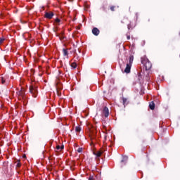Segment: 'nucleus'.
I'll return each mask as SVG.
<instances>
[{
    "instance_id": "f257e3e1",
    "label": "nucleus",
    "mask_w": 180,
    "mask_h": 180,
    "mask_svg": "<svg viewBox=\"0 0 180 180\" xmlns=\"http://www.w3.org/2000/svg\"><path fill=\"white\" fill-rule=\"evenodd\" d=\"M134 60V56L133 55H130L129 58V62L127 63V66L124 69V72L126 74H130V71L131 70V65L133 64Z\"/></svg>"
},
{
    "instance_id": "f03ea898",
    "label": "nucleus",
    "mask_w": 180,
    "mask_h": 180,
    "mask_svg": "<svg viewBox=\"0 0 180 180\" xmlns=\"http://www.w3.org/2000/svg\"><path fill=\"white\" fill-rule=\"evenodd\" d=\"M30 93L31 94L32 98H37V95H39V91H37V86L31 85L30 86Z\"/></svg>"
},
{
    "instance_id": "7ed1b4c3",
    "label": "nucleus",
    "mask_w": 180,
    "mask_h": 180,
    "mask_svg": "<svg viewBox=\"0 0 180 180\" xmlns=\"http://www.w3.org/2000/svg\"><path fill=\"white\" fill-rule=\"evenodd\" d=\"M141 63L145 65L146 71H148V70H151L153 65L151 64V62H150V60H148V58L141 60Z\"/></svg>"
},
{
    "instance_id": "20e7f679",
    "label": "nucleus",
    "mask_w": 180,
    "mask_h": 180,
    "mask_svg": "<svg viewBox=\"0 0 180 180\" xmlns=\"http://www.w3.org/2000/svg\"><path fill=\"white\" fill-rule=\"evenodd\" d=\"M53 16H54V13H53V12H46L45 13V18L46 19H53Z\"/></svg>"
},
{
    "instance_id": "39448f33",
    "label": "nucleus",
    "mask_w": 180,
    "mask_h": 180,
    "mask_svg": "<svg viewBox=\"0 0 180 180\" xmlns=\"http://www.w3.org/2000/svg\"><path fill=\"white\" fill-rule=\"evenodd\" d=\"M103 115L105 116V117H108L109 116V108H108V107H104Z\"/></svg>"
},
{
    "instance_id": "423d86ee",
    "label": "nucleus",
    "mask_w": 180,
    "mask_h": 180,
    "mask_svg": "<svg viewBox=\"0 0 180 180\" xmlns=\"http://www.w3.org/2000/svg\"><path fill=\"white\" fill-rule=\"evenodd\" d=\"M92 33L94 34V36H99L100 31L98 28L94 27L92 30Z\"/></svg>"
},
{
    "instance_id": "0eeeda50",
    "label": "nucleus",
    "mask_w": 180,
    "mask_h": 180,
    "mask_svg": "<svg viewBox=\"0 0 180 180\" xmlns=\"http://www.w3.org/2000/svg\"><path fill=\"white\" fill-rule=\"evenodd\" d=\"M1 82L3 85H9V82H7L4 77H1Z\"/></svg>"
},
{
    "instance_id": "6e6552de",
    "label": "nucleus",
    "mask_w": 180,
    "mask_h": 180,
    "mask_svg": "<svg viewBox=\"0 0 180 180\" xmlns=\"http://www.w3.org/2000/svg\"><path fill=\"white\" fill-rule=\"evenodd\" d=\"M149 108L151 109V110H154V109H155V104L154 103V101H151L150 103Z\"/></svg>"
},
{
    "instance_id": "1a4fd4ad",
    "label": "nucleus",
    "mask_w": 180,
    "mask_h": 180,
    "mask_svg": "<svg viewBox=\"0 0 180 180\" xmlns=\"http://www.w3.org/2000/svg\"><path fill=\"white\" fill-rule=\"evenodd\" d=\"M122 103H123L124 106L126 107L127 103H129V102L127 101V98L122 97Z\"/></svg>"
},
{
    "instance_id": "9d476101",
    "label": "nucleus",
    "mask_w": 180,
    "mask_h": 180,
    "mask_svg": "<svg viewBox=\"0 0 180 180\" xmlns=\"http://www.w3.org/2000/svg\"><path fill=\"white\" fill-rule=\"evenodd\" d=\"M18 95L20 96H22V98H25V91L23 90H21L18 92Z\"/></svg>"
},
{
    "instance_id": "9b49d317",
    "label": "nucleus",
    "mask_w": 180,
    "mask_h": 180,
    "mask_svg": "<svg viewBox=\"0 0 180 180\" xmlns=\"http://www.w3.org/2000/svg\"><path fill=\"white\" fill-rule=\"evenodd\" d=\"M63 52L64 57H67V56H68V51L67 49H63Z\"/></svg>"
},
{
    "instance_id": "f8f14e48",
    "label": "nucleus",
    "mask_w": 180,
    "mask_h": 180,
    "mask_svg": "<svg viewBox=\"0 0 180 180\" xmlns=\"http://www.w3.org/2000/svg\"><path fill=\"white\" fill-rule=\"evenodd\" d=\"M128 157L127 156H123L122 160H121V162H124V164H126V162L128 160Z\"/></svg>"
},
{
    "instance_id": "ddd939ff",
    "label": "nucleus",
    "mask_w": 180,
    "mask_h": 180,
    "mask_svg": "<svg viewBox=\"0 0 180 180\" xmlns=\"http://www.w3.org/2000/svg\"><path fill=\"white\" fill-rule=\"evenodd\" d=\"M108 5H103L101 7V11H103V12H107Z\"/></svg>"
},
{
    "instance_id": "4468645a",
    "label": "nucleus",
    "mask_w": 180,
    "mask_h": 180,
    "mask_svg": "<svg viewBox=\"0 0 180 180\" xmlns=\"http://www.w3.org/2000/svg\"><path fill=\"white\" fill-rule=\"evenodd\" d=\"M103 153V152L98 151L94 154L96 155V157L99 158V157H101V155H102Z\"/></svg>"
},
{
    "instance_id": "2eb2a0df",
    "label": "nucleus",
    "mask_w": 180,
    "mask_h": 180,
    "mask_svg": "<svg viewBox=\"0 0 180 180\" xmlns=\"http://www.w3.org/2000/svg\"><path fill=\"white\" fill-rule=\"evenodd\" d=\"M70 67H72V68H73L74 70H75V68H77V63L74 62L70 65Z\"/></svg>"
},
{
    "instance_id": "dca6fc26",
    "label": "nucleus",
    "mask_w": 180,
    "mask_h": 180,
    "mask_svg": "<svg viewBox=\"0 0 180 180\" xmlns=\"http://www.w3.org/2000/svg\"><path fill=\"white\" fill-rule=\"evenodd\" d=\"M58 37L61 41H63V40H64L65 39V37H64V35L63 34L61 35L58 36Z\"/></svg>"
},
{
    "instance_id": "f3484780",
    "label": "nucleus",
    "mask_w": 180,
    "mask_h": 180,
    "mask_svg": "<svg viewBox=\"0 0 180 180\" xmlns=\"http://www.w3.org/2000/svg\"><path fill=\"white\" fill-rule=\"evenodd\" d=\"M60 22H61V20L59 18L55 19V23H56V25H60Z\"/></svg>"
},
{
    "instance_id": "a211bd4d",
    "label": "nucleus",
    "mask_w": 180,
    "mask_h": 180,
    "mask_svg": "<svg viewBox=\"0 0 180 180\" xmlns=\"http://www.w3.org/2000/svg\"><path fill=\"white\" fill-rule=\"evenodd\" d=\"M75 131H76L77 133H79V131H81V127H75Z\"/></svg>"
},
{
    "instance_id": "6ab92c4d",
    "label": "nucleus",
    "mask_w": 180,
    "mask_h": 180,
    "mask_svg": "<svg viewBox=\"0 0 180 180\" xmlns=\"http://www.w3.org/2000/svg\"><path fill=\"white\" fill-rule=\"evenodd\" d=\"M5 41V38H0V44H2Z\"/></svg>"
},
{
    "instance_id": "aec40b11",
    "label": "nucleus",
    "mask_w": 180,
    "mask_h": 180,
    "mask_svg": "<svg viewBox=\"0 0 180 180\" xmlns=\"http://www.w3.org/2000/svg\"><path fill=\"white\" fill-rule=\"evenodd\" d=\"M20 162H18V163L16 164V167H18V168H20Z\"/></svg>"
},
{
    "instance_id": "412c9836",
    "label": "nucleus",
    "mask_w": 180,
    "mask_h": 180,
    "mask_svg": "<svg viewBox=\"0 0 180 180\" xmlns=\"http://www.w3.org/2000/svg\"><path fill=\"white\" fill-rule=\"evenodd\" d=\"M77 153H82V148H79L77 149Z\"/></svg>"
},
{
    "instance_id": "4be33fe9",
    "label": "nucleus",
    "mask_w": 180,
    "mask_h": 180,
    "mask_svg": "<svg viewBox=\"0 0 180 180\" xmlns=\"http://www.w3.org/2000/svg\"><path fill=\"white\" fill-rule=\"evenodd\" d=\"M110 11H112V12H114V11H115V6H114L110 7Z\"/></svg>"
},
{
    "instance_id": "5701e85b",
    "label": "nucleus",
    "mask_w": 180,
    "mask_h": 180,
    "mask_svg": "<svg viewBox=\"0 0 180 180\" xmlns=\"http://www.w3.org/2000/svg\"><path fill=\"white\" fill-rule=\"evenodd\" d=\"M89 180H95V179H94V177H92V176H90Z\"/></svg>"
},
{
    "instance_id": "b1692460",
    "label": "nucleus",
    "mask_w": 180,
    "mask_h": 180,
    "mask_svg": "<svg viewBox=\"0 0 180 180\" xmlns=\"http://www.w3.org/2000/svg\"><path fill=\"white\" fill-rule=\"evenodd\" d=\"M127 40H130V35H127Z\"/></svg>"
},
{
    "instance_id": "393cba45",
    "label": "nucleus",
    "mask_w": 180,
    "mask_h": 180,
    "mask_svg": "<svg viewBox=\"0 0 180 180\" xmlns=\"http://www.w3.org/2000/svg\"><path fill=\"white\" fill-rule=\"evenodd\" d=\"M56 148H57L58 150H60V146H56Z\"/></svg>"
},
{
    "instance_id": "a878e982",
    "label": "nucleus",
    "mask_w": 180,
    "mask_h": 180,
    "mask_svg": "<svg viewBox=\"0 0 180 180\" xmlns=\"http://www.w3.org/2000/svg\"><path fill=\"white\" fill-rule=\"evenodd\" d=\"M60 150H64V146H60Z\"/></svg>"
},
{
    "instance_id": "bb28decb",
    "label": "nucleus",
    "mask_w": 180,
    "mask_h": 180,
    "mask_svg": "<svg viewBox=\"0 0 180 180\" xmlns=\"http://www.w3.org/2000/svg\"><path fill=\"white\" fill-rule=\"evenodd\" d=\"M146 79H147V81H150V78L148 77H146Z\"/></svg>"
},
{
    "instance_id": "cd10ccee",
    "label": "nucleus",
    "mask_w": 180,
    "mask_h": 180,
    "mask_svg": "<svg viewBox=\"0 0 180 180\" xmlns=\"http://www.w3.org/2000/svg\"><path fill=\"white\" fill-rule=\"evenodd\" d=\"M58 92V96H60V92L59 91H57Z\"/></svg>"
},
{
    "instance_id": "c85d7f7f",
    "label": "nucleus",
    "mask_w": 180,
    "mask_h": 180,
    "mask_svg": "<svg viewBox=\"0 0 180 180\" xmlns=\"http://www.w3.org/2000/svg\"><path fill=\"white\" fill-rule=\"evenodd\" d=\"M128 29H130V25H128Z\"/></svg>"
},
{
    "instance_id": "c756f323",
    "label": "nucleus",
    "mask_w": 180,
    "mask_h": 180,
    "mask_svg": "<svg viewBox=\"0 0 180 180\" xmlns=\"http://www.w3.org/2000/svg\"><path fill=\"white\" fill-rule=\"evenodd\" d=\"M70 2H72V0H69Z\"/></svg>"
},
{
    "instance_id": "7c9ffc66",
    "label": "nucleus",
    "mask_w": 180,
    "mask_h": 180,
    "mask_svg": "<svg viewBox=\"0 0 180 180\" xmlns=\"http://www.w3.org/2000/svg\"><path fill=\"white\" fill-rule=\"evenodd\" d=\"M137 15H138V14H137V13H136V17H137Z\"/></svg>"
}]
</instances>
